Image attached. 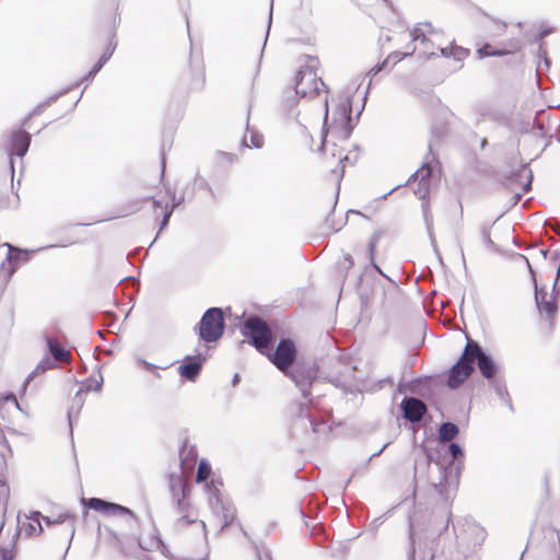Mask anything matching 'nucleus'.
<instances>
[{
  "mask_svg": "<svg viewBox=\"0 0 560 560\" xmlns=\"http://www.w3.org/2000/svg\"><path fill=\"white\" fill-rule=\"evenodd\" d=\"M294 90L298 95L310 98L319 95L322 92L325 93L323 102L325 137L322 142L320 167L326 178L339 183L346 170L353 166L359 158V153L350 142L353 129L351 105L348 103L339 104L332 110V117L329 121L328 92L324 81L317 75L314 65H304L296 71Z\"/></svg>",
  "mask_w": 560,
  "mask_h": 560,
  "instance_id": "obj_1",
  "label": "nucleus"
},
{
  "mask_svg": "<svg viewBox=\"0 0 560 560\" xmlns=\"http://www.w3.org/2000/svg\"><path fill=\"white\" fill-rule=\"evenodd\" d=\"M262 354L285 376L292 378L305 399V402L295 406L294 430H302L306 434L311 432L318 436L327 435L330 427L319 411L320 394L317 395V399L313 395V389H316L319 384L317 371L313 365L302 362L294 364L298 355L294 341L290 338H281L273 350L268 349Z\"/></svg>",
  "mask_w": 560,
  "mask_h": 560,
  "instance_id": "obj_2",
  "label": "nucleus"
},
{
  "mask_svg": "<svg viewBox=\"0 0 560 560\" xmlns=\"http://www.w3.org/2000/svg\"><path fill=\"white\" fill-rule=\"evenodd\" d=\"M422 455L415 459V479L428 482L445 501L456 490L463 468L464 451L458 443L450 442L447 453L452 457L448 465L434 460L431 452L421 446Z\"/></svg>",
  "mask_w": 560,
  "mask_h": 560,
  "instance_id": "obj_3",
  "label": "nucleus"
},
{
  "mask_svg": "<svg viewBox=\"0 0 560 560\" xmlns=\"http://www.w3.org/2000/svg\"><path fill=\"white\" fill-rule=\"evenodd\" d=\"M442 33L429 24H422L413 28L412 39L415 43L421 45L423 54L430 56L436 55L431 48L435 47L439 49L441 56L446 58H454L456 61H463L469 56V49L455 44L443 47L441 43Z\"/></svg>",
  "mask_w": 560,
  "mask_h": 560,
  "instance_id": "obj_4",
  "label": "nucleus"
},
{
  "mask_svg": "<svg viewBox=\"0 0 560 560\" xmlns=\"http://www.w3.org/2000/svg\"><path fill=\"white\" fill-rule=\"evenodd\" d=\"M240 332L244 337L243 342L255 348L259 353H266L272 349L276 342V332L272 327L264 320V317H242Z\"/></svg>",
  "mask_w": 560,
  "mask_h": 560,
  "instance_id": "obj_5",
  "label": "nucleus"
},
{
  "mask_svg": "<svg viewBox=\"0 0 560 560\" xmlns=\"http://www.w3.org/2000/svg\"><path fill=\"white\" fill-rule=\"evenodd\" d=\"M208 346L197 349L192 355H186L177 368L180 377L188 382H196L201 374L202 368L209 358Z\"/></svg>",
  "mask_w": 560,
  "mask_h": 560,
  "instance_id": "obj_6",
  "label": "nucleus"
},
{
  "mask_svg": "<svg viewBox=\"0 0 560 560\" xmlns=\"http://www.w3.org/2000/svg\"><path fill=\"white\" fill-rule=\"evenodd\" d=\"M466 345L470 347L469 358L472 365L475 366V364H477L480 374L485 378L489 381L493 380L499 371V365L492 355L486 352L481 346L474 340L468 339Z\"/></svg>",
  "mask_w": 560,
  "mask_h": 560,
  "instance_id": "obj_7",
  "label": "nucleus"
},
{
  "mask_svg": "<svg viewBox=\"0 0 560 560\" xmlns=\"http://www.w3.org/2000/svg\"><path fill=\"white\" fill-rule=\"evenodd\" d=\"M470 347L467 345L456 363L450 369L447 376V386L451 389L458 388L474 372L475 368L469 358Z\"/></svg>",
  "mask_w": 560,
  "mask_h": 560,
  "instance_id": "obj_8",
  "label": "nucleus"
},
{
  "mask_svg": "<svg viewBox=\"0 0 560 560\" xmlns=\"http://www.w3.org/2000/svg\"><path fill=\"white\" fill-rule=\"evenodd\" d=\"M225 317H200L197 330L199 338L207 342L218 341L224 334Z\"/></svg>",
  "mask_w": 560,
  "mask_h": 560,
  "instance_id": "obj_9",
  "label": "nucleus"
},
{
  "mask_svg": "<svg viewBox=\"0 0 560 560\" xmlns=\"http://www.w3.org/2000/svg\"><path fill=\"white\" fill-rule=\"evenodd\" d=\"M82 503L86 509L94 510L96 512H102L107 515L119 513L121 515L129 516L132 521H137V516L130 509L118 503L108 502L100 498L82 499Z\"/></svg>",
  "mask_w": 560,
  "mask_h": 560,
  "instance_id": "obj_10",
  "label": "nucleus"
},
{
  "mask_svg": "<svg viewBox=\"0 0 560 560\" xmlns=\"http://www.w3.org/2000/svg\"><path fill=\"white\" fill-rule=\"evenodd\" d=\"M153 205L155 208L156 217H162V228H164L173 213V209L176 206L175 202V195L168 189L167 187H164L163 189H160L158 195L155 196L153 200Z\"/></svg>",
  "mask_w": 560,
  "mask_h": 560,
  "instance_id": "obj_11",
  "label": "nucleus"
},
{
  "mask_svg": "<svg viewBox=\"0 0 560 560\" xmlns=\"http://www.w3.org/2000/svg\"><path fill=\"white\" fill-rule=\"evenodd\" d=\"M30 144L31 135L24 128H20L10 133L5 150L10 158L13 155L23 156L27 152Z\"/></svg>",
  "mask_w": 560,
  "mask_h": 560,
  "instance_id": "obj_12",
  "label": "nucleus"
},
{
  "mask_svg": "<svg viewBox=\"0 0 560 560\" xmlns=\"http://www.w3.org/2000/svg\"><path fill=\"white\" fill-rule=\"evenodd\" d=\"M520 49V40L517 38H510L498 48L487 43L482 45L480 48H478L476 54L479 59H483L487 57H502L506 55H512L517 52Z\"/></svg>",
  "mask_w": 560,
  "mask_h": 560,
  "instance_id": "obj_13",
  "label": "nucleus"
},
{
  "mask_svg": "<svg viewBox=\"0 0 560 560\" xmlns=\"http://www.w3.org/2000/svg\"><path fill=\"white\" fill-rule=\"evenodd\" d=\"M404 418L411 423H418L427 412V406L416 397H405L400 404Z\"/></svg>",
  "mask_w": 560,
  "mask_h": 560,
  "instance_id": "obj_14",
  "label": "nucleus"
},
{
  "mask_svg": "<svg viewBox=\"0 0 560 560\" xmlns=\"http://www.w3.org/2000/svg\"><path fill=\"white\" fill-rule=\"evenodd\" d=\"M536 304L540 313L546 315H553L559 308L558 296L555 292V287L549 291L546 289H536L535 293Z\"/></svg>",
  "mask_w": 560,
  "mask_h": 560,
  "instance_id": "obj_15",
  "label": "nucleus"
},
{
  "mask_svg": "<svg viewBox=\"0 0 560 560\" xmlns=\"http://www.w3.org/2000/svg\"><path fill=\"white\" fill-rule=\"evenodd\" d=\"M168 488L172 498L174 497H188L191 490L190 485L179 475H171Z\"/></svg>",
  "mask_w": 560,
  "mask_h": 560,
  "instance_id": "obj_16",
  "label": "nucleus"
},
{
  "mask_svg": "<svg viewBox=\"0 0 560 560\" xmlns=\"http://www.w3.org/2000/svg\"><path fill=\"white\" fill-rule=\"evenodd\" d=\"M47 349L55 360L60 362H68L70 359V352L65 349L60 342L51 336H45Z\"/></svg>",
  "mask_w": 560,
  "mask_h": 560,
  "instance_id": "obj_17",
  "label": "nucleus"
},
{
  "mask_svg": "<svg viewBox=\"0 0 560 560\" xmlns=\"http://www.w3.org/2000/svg\"><path fill=\"white\" fill-rule=\"evenodd\" d=\"M439 433V442H452L459 433V428L457 424L451 421L442 422L438 430Z\"/></svg>",
  "mask_w": 560,
  "mask_h": 560,
  "instance_id": "obj_18",
  "label": "nucleus"
},
{
  "mask_svg": "<svg viewBox=\"0 0 560 560\" xmlns=\"http://www.w3.org/2000/svg\"><path fill=\"white\" fill-rule=\"evenodd\" d=\"M385 236V231L377 229L373 232L368 244L369 260L373 265L374 269L381 271L377 264L375 262L376 248L381 240Z\"/></svg>",
  "mask_w": 560,
  "mask_h": 560,
  "instance_id": "obj_19",
  "label": "nucleus"
},
{
  "mask_svg": "<svg viewBox=\"0 0 560 560\" xmlns=\"http://www.w3.org/2000/svg\"><path fill=\"white\" fill-rule=\"evenodd\" d=\"M187 497H174L172 498L175 504L176 512L182 515L180 520L186 524H191L196 521L197 515L191 516L189 514L190 504L186 501Z\"/></svg>",
  "mask_w": 560,
  "mask_h": 560,
  "instance_id": "obj_20",
  "label": "nucleus"
},
{
  "mask_svg": "<svg viewBox=\"0 0 560 560\" xmlns=\"http://www.w3.org/2000/svg\"><path fill=\"white\" fill-rule=\"evenodd\" d=\"M187 497H174L172 498L175 504L176 512L182 515L180 520L186 524H191L196 521L197 515L191 516L189 514L190 504L186 501Z\"/></svg>",
  "mask_w": 560,
  "mask_h": 560,
  "instance_id": "obj_21",
  "label": "nucleus"
},
{
  "mask_svg": "<svg viewBox=\"0 0 560 560\" xmlns=\"http://www.w3.org/2000/svg\"><path fill=\"white\" fill-rule=\"evenodd\" d=\"M222 482L220 480L211 479L206 482L205 488L209 494V503L212 509H218V505H222L223 501L220 498V487Z\"/></svg>",
  "mask_w": 560,
  "mask_h": 560,
  "instance_id": "obj_22",
  "label": "nucleus"
},
{
  "mask_svg": "<svg viewBox=\"0 0 560 560\" xmlns=\"http://www.w3.org/2000/svg\"><path fill=\"white\" fill-rule=\"evenodd\" d=\"M491 387L493 388L494 393L497 394L498 398L504 404L506 405V407L509 408V410L511 412L514 411V408H513V404H512V399L510 397V394L508 392V388H506V385L504 382H501V381H497V380H493L491 382Z\"/></svg>",
  "mask_w": 560,
  "mask_h": 560,
  "instance_id": "obj_23",
  "label": "nucleus"
},
{
  "mask_svg": "<svg viewBox=\"0 0 560 560\" xmlns=\"http://www.w3.org/2000/svg\"><path fill=\"white\" fill-rule=\"evenodd\" d=\"M27 518L33 521L34 523H23L22 530L25 533V535L32 536L36 533L40 534L43 532V526L40 524V518H42L40 512H38V511L32 512Z\"/></svg>",
  "mask_w": 560,
  "mask_h": 560,
  "instance_id": "obj_24",
  "label": "nucleus"
},
{
  "mask_svg": "<svg viewBox=\"0 0 560 560\" xmlns=\"http://www.w3.org/2000/svg\"><path fill=\"white\" fill-rule=\"evenodd\" d=\"M85 395L86 394H84L83 392L78 389L74 397L72 398L71 406L68 410V420H69L70 427L72 425L73 417H77L80 413V411L85 402Z\"/></svg>",
  "mask_w": 560,
  "mask_h": 560,
  "instance_id": "obj_25",
  "label": "nucleus"
},
{
  "mask_svg": "<svg viewBox=\"0 0 560 560\" xmlns=\"http://www.w3.org/2000/svg\"><path fill=\"white\" fill-rule=\"evenodd\" d=\"M529 187H530V180L529 179H527L526 183L521 185L520 190H515V180L512 179V178H510L508 180V183L505 184L506 191L514 194L513 197H512L514 203H517L518 201H521L523 195L528 191Z\"/></svg>",
  "mask_w": 560,
  "mask_h": 560,
  "instance_id": "obj_26",
  "label": "nucleus"
},
{
  "mask_svg": "<svg viewBox=\"0 0 560 560\" xmlns=\"http://www.w3.org/2000/svg\"><path fill=\"white\" fill-rule=\"evenodd\" d=\"M103 383L104 378L102 374L98 375V378L89 377L83 382L79 390L83 392L84 394H88L91 390L101 392Z\"/></svg>",
  "mask_w": 560,
  "mask_h": 560,
  "instance_id": "obj_27",
  "label": "nucleus"
},
{
  "mask_svg": "<svg viewBox=\"0 0 560 560\" xmlns=\"http://www.w3.org/2000/svg\"><path fill=\"white\" fill-rule=\"evenodd\" d=\"M407 55H409V52H406L404 55L399 54V52L390 54L381 65L373 67L370 72H372L373 74H376L380 71H382L383 69H386L389 63H392V66L396 65L398 61H400Z\"/></svg>",
  "mask_w": 560,
  "mask_h": 560,
  "instance_id": "obj_28",
  "label": "nucleus"
},
{
  "mask_svg": "<svg viewBox=\"0 0 560 560\" xmlns=\"http://www.w3.org/2000/svg\"><path fill=\"white\" fill-rule=\"evenodd\" d=\"M210 475H211L210 464L207 460L201 459L199 462V465L197 468L196 482H198V483L208 482Z\"/></svg>",
  "mask_w": 560,
  "mask_h": 560,
  "instance_id": "obj_29",
  "label": "nucleus"
},
{
  "mask_svg": "<svg viewBox=\"0 0 560 560\" xmlns=\"http://www.w3.org/2000/svg\"><path fill=\"white\" fill-rule=\"evenodd\" d=\"M215 510H220L222 513L223 524L221 529H224L225 527L232 524V522L235 518V512L231 506H228L224 503H222V505H218V509Z\"/></svg>",
  "mask_w": 560,
  "mask_h": 560,
  "instance_id": "obj_30",
  "label": "nucleus"
},
{
  "mask_svg": "<svg viewBox=\"0 0 560 560\" xmlns=\"http://www.w3.org/2000/svg\"><path fill=\"white\" fill-rule=\"evenodd\" d=\"M343 225L342 219H339L338 222L335 220V213L330 214L326 218L324 222V231L325 233H335L341 230Z\"/></svg>",
  "mask_w": 560,
  "mask_h": 560,
  "instance_id": "obj_31",
  "label": "nucleus"
},
{
  "mask_svg": "<svg viewBox=\"0 0 560 560\" xmlns=\"http://www.w3.org/2000/svg\"><path fill=\"white\" fill-rule=\"evenodd\" d=\"M20 535V532L18 530L15 535L13 536V541L11 544V547H0V560H14L15 552H14V539Z\"/></svg>",
  "mask_w": 560,
  "mask_h": 560,
  "instance_id": "obj_32",
  "label": "nucleus"
},
{
  "mask_svg": "<svg viewBox=\"0 0 560 560\" xmlns=\"http://www.w3.org/2000/svg\"><path fill=\"white\" fill-rule=\"evenodd\" d=\"M160 546L163 548V550H164V551H165V553H166V557H167L170 560H206V559H207L206 557H203V558H198V559H197V558H192V557H190V556H175V555L171 553V552L166 549V547H165V545H164L163 540H162L161 538H158V547H160Z\"/></svg>",
  "mask_w": 560,
  "mask_h": 560,
  "instance_id": "obj_33",
  "label": "nucleus"
},
{
  "mask_svg": "<svg viewBox=\"0 0 560 560\" xmlns=\"http://www.w3.org/2000/svg\"><path fill=\"white\" fill-rule=\"evenodd\" d=\"M45 369L38 363L36 368L26 376L22 385V392L25 393L28 384L40 373H44Z\"/></svg>",
  "mask_w": 560,
  "mask_h": 560,
  "instance_id": "obj_34",
  "label": "nucleus"
},
{
  "mask_svg": "<svg viewBox=\"0 0 560 560\" xmlns=\"http://www.w3.org/2000/svg\"><path fill=\"white\" fill-rule=\"evenodd\" d=\"M470 530L477 537V540L474 544V548L479 547L481 545V542L483 541L485 536H486L483 528H480V527L474 525V526L470 527Z\"/></svg>",
  "mask_w": 560,
  "mask_h": 560,
  "instance_id": "obj_35",
  "label": "nucleus"
},
{
  "mask_svg": "<svg viewBox=\"0 0 560 560\" xmlns=\"http://www.w3.org/2000/svg\"><path fill=\"white\" fill-rule=\"evenodd\" d=\"M57 362H59V361L55 360L52 357L51 358L45 357L44 359H42L39 364L45 369V371H48V370L56 369L58 366Z\"/></svg>",
  "mask_w": 560,
  "mask_h": 560,
  "instance_id": "obj_36",
  "label": "nucleus"
},
{
  "mask_svg": "<svg viewBox=\"0 0 560 560\" xmlns=\"http://www.w3.org/2000/svg\"><path fill=\"white\" fill-rule=\"evenodd\" d=\"M225 312L231 313V307H226L225 310H222L220 307H210L208 308L203 315L206 316H221L224 315Z\"/></svg>",
  "mask_w": 560,
  "mask_h": 560,
  "instance_id": "obj_37",
  "label": "nucleus"
},
{
  "mask_svg": "<svg viewBox=\"0 0 560 560\" xmlns=\"http://www.w3.org/2000/svg\"><path fill=\"white\" fill-rule=\"evenodd\" d=\"M43 109L40 107L35 108L25 119L23 120V127L32 128L31 120L33 117L40 115Z\"/></svg>",
  "mask_w": 560,
  "mask_h": 560,
  "instance_id": "obj_38",
  "label": "nucleus"
},
{
  "mask_svg": "<svg viewBox=\"0 0 560 560\" xmlns=\"http://www.w3.org/2000/svg\"><path fill=\"white\" fill-rule=\"evenodd\" d=\"M553 327V320L552 317H541L540 320V329L550 331Z\"/></svg>",
  "mask_w": 560,
  "mask_h": 560,
  "instance_id": "obj_39",
  "label": "nucleus"
},
{
  "mask_svg": "<svg viewBox=\"0 0 560 560\" xmlns=\"http://www.w3.org/2000/svg\"><path fill=\"white\" fill-rule=\"evenodd\" d=\"M15 398L16 397L12 392H7L0 396V404H5L9 401L13 402L15 401Z\"/></svg>",
  "mask_w": 560,
  "mask_h": 560,
  "instance_id": "obj_40",
  "label": "nucleus"
},
{
  "mask_svg": "<svg viewBox=\"0 0 560 560\" xmlns=\"http://www.w3.org/2000/svg\"><path fill=\"white\" fill-rule=\"evenodd\" d=\"M205 84V73L202 70H199L196 74V89L202 88Z\"/></svg>",
  "mask_w": 560,
  "mask_h": 560,
  "instance_id": "obj_41",
  "label": "nucleus"
},
{
  "mask_svg": "<svg viewBox=\"0 0 560 560\" xmlns=\"http://www.w3.org/2000/svg\"><path fill=\"white\" fill-rule=\"evenodd\" d=\"M186 445L184 444L179 451V457H180V466L183 469L188 468L191 464L186 462V458H184V452H185Z\"/></svg>",
  "mask_w": 560,
  "mask_h": 560,
  "instance_id": "obj_42",
  "label": "nucleus"
},
{
  "mask_svg": "<svg viewBox=\"0 0 560 560\" xmlns=\"http://www.w3.org/2000/svg\"><path fill=\"white\" fill-rule=\"evenodd\" d=\"M0 444H1V445H3V446H5V447L8 448V451H9L10 453H12L11 447H10V445H9V442H8V440H7V438H5L4 433L2 432V430H1V429H0Z\"/></svg>",
  "mask_w": 560,
  "mask_h": 560,
  "instance_id": "obj_43",
  "label": "nucleus"
},
{
  "mask_svg": "<svg viewBox=\"0 0 560 560\" xmlns=\"http://www.w3.org/2000/svg\"><path fill=\"white\" fill-rule=\"evenodd\" d=\"M107 58H108V57L103 56V57L98 60V62L94 66V68H93V70H92V72H97V71L103 67V65L106 62Z\"/></svg>",
  "mask_w": 560,
  "mask_h": 560,
  "instance_id": "obj_44",
  "label": "nucleus"
},
{
  "mask_svg": "<svg viewBox=\"0 0 560 560\" xmlns=\"http://www.w3.org/2000/svg\"><path fill=\"white\" fill-rule=\"evenodd\" d=\"M138 362L147 370H153V369H156L155 365L151 364L150 362H147L145 360L143 359H138Z\"/></svg>",
  "mask_w": 560,
  "mask_h": 560,
  "instance_id": "obj_45",
  "label": "nucleus"
},
{
  "mask_svg": "<svg viewBox=\"0 0 560 560\" xmlns=\"http://www.w3.org/2000/svg\"><path fill=\"white\" fill-rule=\"evenodd\" d=\"M107 318V323H106V326L110 329H114L116 328V319L117 317H106Z\"/></svg>",
  "mask_w": 560,
  "mask_h": 560,
  "instance_id": "obj_46",
  "label": "nucleus"
},
{
  "mask_svg": "<svg viewBox=\"0 0 560 560\" xmlns=\"http://www.w3.org/2000/svg\"><path fill=\"white\" fill-rule=\"evenodd\" d=\"M255 548H256L258 560H272L269 553L261 555L260 551L258 550V547H255Z\"/></svg>",
  "mask_w": 560,
  "mask_h": 560,
  "instance_id": "obj_47",
  "label": "nucleus"
},
{
  "mask_svg": "<svg viewBox=\"0 0 560 560\" xmlns=\"http://www.w3.org/2000/svg\"><path fill=\"white\" fill-rule=\"evenodd\" d=\"M385 384H393V380L390 377H385L378 381V388H383Z\"/></svg>",
  "mask_w": 560,
  "mask_h": 560,
  "instance_id": "obj_48",
  "label": "nucleus"
},
{
  "mask_svg": "<svg viewBox=\"0 0 560 560\" xmlns=\"http://www.w3.org/2000/svg\"><path fill=\"white\" fill-rule=\"evenodd\" d=\"M68 518V515L66 514H60L55 521H54V524H60V523H63L66 522V520Z\"/></svg>",
  "mask_w": 560,
  "mask_h": 560,
  "instance_id": "obj_49",
  "label": "nucleus"
},
{
  "mask_svg": "<svg viewBox=\"0 0 560 560\" xmlns=\"http://www.w3.org/2000/svg\"><path fill=\"white\" fill-rule=\"evenodd\" d=\"M386 446H387V444H384V445H383V447H382L380 451H377V452L373 453V454L369 457V460H370V459H372L373 457L378 456V455H380V454H381V453L386 448Z\"/></svg>",
  "mask_w": 560,
  "mask_h": 560,
  "instance_id": "obj_50",
  "label": "nucleus"
},
{
  "mask_svg": "<svg viewBox=\"0 0 560 560\" xmlns=\"http://www.w3.org/2000/svg\"><path fill=\"white\" fill-rule=\"evenodd\" d=\"M240 380H241L240 374H237V373L234 374V376L232 378V385L236 386L240 383Z\"/></svg>",
  "mask_w": 560,
  "mask_h": 560,
  "instance_id": "obj_51",
  "label": "nucleus"
},
{
  "mask_svg": "<svg viewBox=\"0 0 560 560\" xmlns=\"http://www.w3.org/2000/svg\"><path fill=\"white\" fill-rule=\"evenodd\" d=\"M13 404H14L15 408H16L19 411H21V412L25 413L24 408H23V407H22V405L18 401V399H16V398H15V401H13Z\"/></svg>",
  "mask_w": 560,
  "mask_h": 560,
  "instance_id": "obj_52",
  "label": "nucleus"
},
{
  "mask_svg": "<svg viewBox=\"0 0 560 560\" xmlns=\"http://www.w3.org/2000/svg\"><path fill=\"white\" fill-rule=\"evenodd\" d=\"M336 386H339V384H336ZM340 386L345 389V390H350L351 389V386L352 384L349 383V384H340Z\"/></svg>",
  "mask_w": 560,
  "mask_h": 560,
  "instance_id": "obj_53",
  "label": "nucleus"
},
{
  "mask_svg": "<svg viewBox=\"0 0 560 560\" xmlns=\"http://www.w3.org/2000/svg\"><path fill=\"white\" fill-rule=\"evenodd\" d=\"M382 523V521L380 518H375L371 525L373 526L374 529L377 528V526Z\"/></svg>",
  "mask_w": 560,
  "mask_h": 560,
  "instance_id": "obj_54",
  "label": "nucleus"
},
{
  "mask_svg": "<svg viewBox=\"0 0 560 560\" xmlns=\"http://www.w3.org/2000/svg\"><path fill=\"white\" fill-rule=\"evenodd\" d=\"M42 517H43V520L45 521V523H46L47 525H51V524H54V521H51L48 516H42Z\"/></svg>",
  "mask_w": 560,
  "mask_h": 560,
  "instance_id": "obj_55",
  "label": "nucleus"
},
{
  "mask_svg": "<svg viewBox=\"0 0 560 560\" xmlns=\"http://www.w3.org/2000/svg\"><path fill=\"white\" fill-rule=\"evenodd\" d=\"M346 260L349 264V266H353V259L350 255L346 256Z\"/></svg>",
  "mask_w": 560,
  "mask_h": 560,
  "instance_id": "obj_56",
  "label": "nucleus"
},
{
  "mask_svg": "<svg viewBox=\"0 0 560 560\" xmlns=\"http://www.w3.org/2000/svg\"><path fill=\"white\" fill-rule=\"evenodd\" d=\"M262 143H264V139H262V138H261V139L259 138V139L257 140V142H254V145H255V147H260V145H262Z\"/></svg>",
  "mask_w": 560,
  "mask_h": 560,
  "instance_id": "obj_57",
  "label": "nucleus"
},
{
  "mask_svg": "<svg viewBox=\"0 0 560 560\" xmlns=\"http://www.w3.org/2000/svg\"><path fill=\"white\" fill-rule=\"evenodd\" d=\"M453 317L445 316L444 320L442 322L444 325L448 324Z\"/></svg>",
  "mask_w": 560,
  "mask_h": 560,
  "instance_id": "obj_58",
  "label": "nucleus"
},
{
  "mask_svg": "<svg viewBox=\"0 0 560 560\" xmlns=\"http://www.w3.org/2000/svg\"><path fill=\"white\" fill-rule=\"evenodd\" d=\"M88 225H89V224H84V223H78V224H75V226H77V228H85V226H88Z\"/></svg>",
  "mask_w": 560,
  "mask_h": 560,
  "instance_id": "obj_59",
  "label": "nucleus"
},
{
  "mask_svg": "<svg viewBox=\"0 0 560 560\" xmlns=\"http://www.w3.org/2000/svg\"><path fill=\"white\" fill-rule=\"evenodd\" d=\"M97 334L100 335L101 338L104 339V331L103 330H98Z\"/></svg>",
  "mask_w": 560,
  "mask_h": 560,
  "instance_id": "obj_60",
  "label": "nucleus"
},
{
  "mask_svg": "<svg viewBox=\"0 0 560 560\" xmlns=\"http://www.w3.org/2000/svg\"><path fill=\"white\" fill-rule=\"evenodd\" d=\"M73 535H74V528H73V525H71V537H73ZM71 539H72V538H70V540H71Z\"/></svg>",
  "mask_w": 560,
  "mask_h": 560,
  "instance_id": "obj_61",
  "label": "nucleus"
},
{
  "mask_svg": "<svg viewBox=\"0 0 560 560\" xmlns=\"http://www.w3.org/2000/svg\"><path fill=\"white\" fill-rule=\"evenodd\" d=\"M69 548H70V545L67 547V550H66V552H65V555H63V557H62V560H66V555H67V552H68Z\"/></svg>",
  "mask_w": 560,
  "mask_h": 560,
  "instance_id": "obj_62",
  "label": "nucleus"
},
{
  "mask_svg": "<svg viewBox=\"0 0 560 560\" xmlns=\"http://www.w3.org/2000/svg\"><path fill=\"white\" fill-rule=\"evenodd\" d=\"M127 318H128L127 316H124V319H121V323H125V320H126Z\"/></svg>",
  "mask_w": 560,
  "mask_h": 560,
  "instance_id": "obj_63",
  "label": "nucleus"
},
{
  "mask_svg": "<svg viewBox=\"0 0 560 560\" xmlns=\"http://www.w3.org/2000/svg\"><path fill=\"white\" fill-rule=\"evenodd\" d=\"M127 318H128L127 316H124V319H121V323H125V320H126Z\"/></svg>",
  "mask_w": 560,
  "mask_h": 560,
  "instance_id": "obj_64",
  "label": "nucleus"
}]
</instances>
